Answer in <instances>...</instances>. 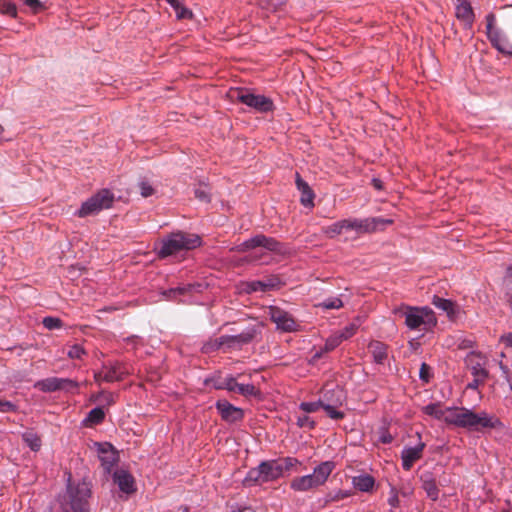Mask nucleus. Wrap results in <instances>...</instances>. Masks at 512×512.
I'll return each mask as SVG.
<instances>
[{"label":"nucleus","mask_w":512,"mask_h":512,"mask_svg":"<svg viewBox=\"0 0 512 512\" xmlns=\"http://www.w3.org/2000/svg\"><path fill=\"white\" fill-rule=\"evenodd\" d=\"M452 413L448 419L450 425L469 431L482 432L487 429L503 430L505 428L499 417L486 411L476 413L471 409L458 407Z\"/></svg>","instance_id":"1"},{"label":"nucleus","mask_w":512,"mask_h":512,"mask_svg":"<svg viewBox=\"0 0 512 512\" xmlns=\"http://www.w3.org/2000/svg\"><path fill=\"white\" fill-rule=\"evenodd\" d=\"M68 473L65 492L59 497L60 512H91L92 484L85 479L72 482Z\"/></svg>","instance_id":"2"},{"label":"nucleus","mask_w":512,"mask_h":512,"mask_svg":"<svg viewBox=\"0 0 512 512\" xmlns=\"http://www.w3.org/2000/svg\"><path fill=\"white\" fill-rule=\"evenodd\" d=\"M393 314L403 317L405 325L409 330L428 332L437 325V318L434 311L427 307L410 306L401 304L393 309Z\"/></svg>","instance_id":"3"},{"label":"nucleus","mask_w":512,"mask_h":512,"mask_svg":"<svg viewBox=\"0 0 512 512\" xmlns=\"http://www.w3.org/2000/svg\"><path fill=\"white\" fill-rule=\"evenodd\" d=\"M201 238L194 233H186L183 231L172 232L160 241L157 247V255L159 258H166L177 254L183 250H192L201 245Z\"/></svg>","instance_id":"4"},{"label":"nucleus","mask_w":512,"mask_h":512,"mask_svg":"<svg viewBox=\"0 0 512 512\" xmlns=\"http://www.w3.org/2000/svg\"><path fill=\"white\" fill-rule=\"evenodd\" d=\"M333 461H324L318 464L311 474L298 476L291 480L290 488L295 492H308L323 486L335 469Z\"/></svg>","instance_id":"5"},{"label":"nucleus","mask_w":512,"mask_h":512,"mask_svg":"<svg viewBox=\"0 0 512 512\" xmlns=\"http://www.w3.org/2000/svg\"><path fill=\"white\" fill-rule=\"evenodd\" d=\"M282 477V468L278 460H268L261 462L257 467L248 471L244 478V485L253 486L275 481Z\"/></svg>","instance_id":"6"},{"label":"nucleus","mask_w":512,"mask_h":512,"mask_svg":"<svg viewBox=\"0 0 512 512\" xmlns=\"http://www.w3.org/2000/svg\"><path fill=\"white\" fill-rule=\"evenodd\" d=\"M113 202L114 194L109 189H101L84 201L75 215L84 218L97 214L104 209L111 208Z\"/></svg>","instance_id":"7"},{"label":"nucleus","mask_w":512,"mask_h":512,"mask_svg":"<svg viewBox=\"0 0 512 512\" xmlns=\"http://www.w3.org/2000/svg\"><path fill=\"white\" fill-rule=\"evenodd\" d=\"M343 224L344 231H355L358 234H365L382 230L385 226L393 224V220L382 217L349 218L343 219Z\"/></svg>","instance_id":"8"},{"label":"nucleus","mask_w":512,"mask_h":512,"mask_svg":"<svg viewBox=\"0 0 512 512\" xmlns=\"http://www.w3.org/2000/svg\"><path fill=\"white\" fill-rule=\"evenodd\" d=\"M232 97L259 113L272 112L275 108L271 98L264 95L253 94L247 89L237 88L232 91Z\"/></svg>","instance_id":"9"},{"label":"nucleus","mask_w":512,"mask_h":512,"mask_svg":"<svg viewBox=\"0 0 512 512\" xmlns=\"http://www.w3.org/2000/svg\"><path fill=\"white\" fill-rule=\"evenodd\" d=\"M34 388L43 393H53L57 391L72 392V390L79 388V383L70 378L48 377L36 381Z\"/></svg>","instance_id":"10"},{"label":"nucleus","mask_w":512,"mask_h":512,"mask_svg":"<svg viewBox=\"0 0 512 512\" xmlns=\"http://www.w3.org/2000/svg\"><path fill=\"white\" fill-rule=\"evenodd\" d=\"M256 248H263L269 252L282 253L284 251L283 244L273 237H268L264 234H257L243 243L238 247V250L245 252Z\"/></svg>","instance_id":"11"},{"label":"nucleus","mask_w":512,"mask_h":512,"mask_svg":"<svg viewBox=\"0 0 512 512\" xmlns=\"http://www.w3.org/2000/svg\"><path fill=\"white\" fill-rule=\"evenodd\" d=\"M269 316L273 323L276 324V328L282 332H296L299 330V324L295 321L293 316L276 306L269 308Z\"/></svg>","instance_id":"12"},{"label":"nucleus","mask_w":512,"mask_h":512,"mask_svg":"<svg viewBox=\"0 0 512 512\" xmlns=\"http://www.w3.org/2000/svg\"><path fill=\"white\" fill-rule=\"evenodd\" d=\"M342 400L343 392L338 387L324 392L322 408L331 419L338 420L344 417V413L336 409L337 406L342 404Z\"/></svg>","instance_id":"13"},{"label":"nucleus","mask_w":512,"mask_h":512,"mask_svg":"<svg viewBox=\"0 0 512 512\" xmlns=\"http://www.w3.org/2000/svg\"><path fill=\"white\" fill-rule=\"evenodd\" d=\"M215 407L223 421L233 424L241 422L244 418V411L240 407L232 405L225 399L216 402Z\"/></svg>","instance_id":"14"},{"label":"nucleus","mask_w":512,"mask_h":512,"mask_svg":"<svg viewBox=\"0 0 512 512\" xmlns=\"http://www.w3.org/2000/svg\"><path fill=\"white\" fill-rule=\"evenodd\" d=\"M216 389H226L243 396H256L259 390L253 384H239L232 376L226 377L215 386Z\"/></svg>","instance_id":"15"},{"label":"nucleus","mask_w":512,"mask_h":512,"mask_svg":"<svg viewBox=\"0 0 512 512\" xmlns=\"http://www.w3.org/2000/svg\"><path fill=\"white\" fill-rule=\"evenodd\" d=\"M104 370L103 381L107 383L122 381L130 374L128 367L122 362H109L102 366Z\"/></svg>","instance_id":"16"},{"label":"nucleus","mask_w":512,"mask_h":512,"mask_svg":"<svg viewBox=\"0 0 512 512\" xmlns=\"http://www.w3.org/2000/svg\"><path fill=\"white\" fill-rule=\"evenodd\" d=\"M425 443L419 441L414 447H405L401 452L402 467L404 470L409 471L413 464L422 457Z\"/></svg>","instance_id":"17"},{"label":"nucleus","mask_w":512,"mask_h":512,"mask_svg":"<svg viewBox=\"0 0 512 512\" xmlns=\"http://www.w3.org/2000/svg\"><path fill=\"white\" fill-rule=\"evenodd\" d=\"M455 15L464 27L471 29L474 23L475 15L471 4L467 0H456Z\"/></svg>","instance_id":"18"},{"label":"nucleus","mask_w":512,"mask_h":512,"mask_svg":"<svg viewBox=\"0 0 512 512\" xmlns=\"http://www.w3.org/2000/svg\"><path fill=\"white\" fill-rule=\"evenodd\" d=\"M458 407H446L443 408L441 403H430L422 408L424 414L431 416L437 420H442L445 423L450 425L448 419L450 418L452 412L457 410Z\"/></svg>","instance_id":"19"},{"label":"nucleus","mask_w":512,"mask_h":512,"mask_svg":"<svg viewBox=\"0 0 512 512\" xmlns=\"http://www.w3.org/2000/svg\"><path fill=\"white\" fill-rule=\"evenodd\" d=\"M488 40L499 53L512 57V43L500 30L490 35Z\"/></svg>","instance_id":"20"},{"label":"nucleus","mask_w":512,"mask_h":512,"mask_svg":"<svg viewBox=\"0 0 512 512\" xmlns=\"http://www.w3.org/2000/svg\"><path fill=\"white\" fill-rule=\"evenodd\" d=\"M255 336L256 329L249 328L237 335H224V340H226V347L234 348L250 343Z\"/></svg>","instance_id":"21"},{"label":"nucleus","mask_w":512,"mask_h":512,"mask_svg":"<svg viewBox=\"0 0 512 512\" xmlns=\"http://www.w3.org/2000/svg\"><path fill=\"white\" fill-rule=\"evenodd\" d=\"M296 187L301 192L300 202L305 207H313L314 206V198L315 194L313 190L310 188L308 183L304 181L299 173H296Z\"/></svg>","instance_id":"22"},{"label":"nucleus","mask_w":512,"mask_h":512,"mask_svg":"<svg viewBox=\"0 0 512 512\" xmlns=\"http://www.w3.org/2000/svg\"><path fill=\"white\" fill-rule=\"evenodd\" d=\"M114 481L124 493L130 494L135 491L134 478L125 470L116 471L114 473Z\"/></svg>","instance_id":"23"},{"label":"nucleus","mask_w":512,"mask_h":512,"mask_svg":"<svg viewBox=\"0 0 512 512\" xmlns=\"http://www.w3.org/2000/svg\"><path fill=\"white\" fill-rule=\"evenodd\" d=\"M476 358H481L480 354L471 353L467 358L471 373L473 377L478 378L480 381H485L488 378V371L485 369L484 363L475 361Z\"/></svg>","instance_id":"24"},{"label":"nucleus","mask_w":512,"mask_h":512,"mask_svg":"<svg viewBox=\"0 0 512 512\" xmlns=\"http://www.w3.org/2000/svg\"><path fill=\"white\" fill-rule=\"evenodd\" d=\"M422 488L426 492V495L433 501H436L439 497V489L436 484V480L432 473H424L421 476Z\"/></svg>","instance_id":"25"},{"label":"nucleus","mask_w":512,"mask_h":512,"mask_svg":"<svg viewBox=\"0 0 512 512\" xmlns=\"http://www.w3.org/2000/svg\"><path fill=\"white\" fill-rule=\"evenodd\" d=\"M369 350L377 364H383L387 359V345L380 341H372L369 344Z\"/></svg>","instance_id":"26"},{"label":"nucleus","mask_w":512,"mask_h":512,"mask_svg":"<svg viewBox=\"0 0 512 512\" xmlns=\"http://www.w3.org/2000/svg\"><path fill=\"white\" fill-rule=\"evenodd\" d=\"M105 419V412L101 407L93 408L84 418L82 425L85 427H93L101 424Z\"/></svg>","instance_id":"27"},{"label":"nucleus","mask_w":512,"mask_h":512,"mask_svg":"<svg viewBox=\"0 0 512 512\" xmlns=\"http://www.w3.org/2000/svg\"><path fill=\"white\" fill-rule=\"evenodd\" d=\"M352 482L354 487L361 492H370L375 485L374 477L368 474L356 476Z\"/></svg>","instance_id":"28"},{"label":"nucleus","mask_w":512,"mask_h":512,"mask_svg":"<svg viewBox=\"0 0 512 512\" xmlns=\"http://www.w3.org/2000/svg\"><path fill=\"white\" fill-rule=\"evenodd\" d=\"M22 439L32 451L37 452L40 450L42 441L37 433L33 431H26L22 434Z\"/></svg>","instance_id":"29"},{"label":"nucleus","mask_w":512,"mask_h":512,"mask_svg":"<svg viewBox=\"0 0 512 512\" xmlns=\"http://www.w3.org/2000/svg\"><path fill=\"white\" fill-rule=\"evenodd\" d=\"M432 304L443 311H445L448 316H452L455 314V304L453 301L449 299H444L439 296H434L432 299Z\"/></svg>","instance_id":"30"},{"label":"nucleus","mask_w":512,"mask_h":512,"mask_svg":"<svg viewBox=\"0 0 512 512\" xmlns=\"http://www.w3.org/2000/svg\"><path fill=\"white\" fill-rule=\"evenodd\" d=\"M195 289V285L188 284L164 291L163 295L169 300H175L179 295H184Z\"/></svg>","instance_id":"31"},{"label":"nucleus","mask_w":512,"mask_h":512,"mask_svg":"<svg viewBox=\"0 0 512 512\" xmlns=\"http://www.w3.org/2000/svg\"><path fill=\"white\" fill-rule=\"evenodd\" d=\"M343 231H344L343 220L334 222L333 224L322 228V232L330 238H334L335 236L340 235Z\"/></svg>","instance_id":"32"},{"label":"nucleus","mask_w":512,"mask_h":512,"mask_svg":"<svg viewBox=\"0 0 512 512\" xmlns=\"http://www.w3.org/2000/svg\"><path fill=\"white\" fill-rule=\"evenodd\" d=\"M226 346V340H224V335L219 337V338H216V339H211L209 341H207L203 347H202V351L204 353H209V352H212V351H216L222 347Z\"/></svg>","instance_id":"33"},{"label":"nucleus","mask_w":512,"mask_h":512,"mask_svg":"<svg viewBox=\"0 0 512 512\" xmlns=\"http://www.w3.org/2000/svg\"><path fill=\"white\" fill-rule=\"evenodd\" d=\"M503 285L506 291L508 302L512 307V265L508 266L503 279Z\"/></svg>","instance_id":"34"},{"label":"nucleus","mask_w":512,"mask_h":512,"mask_svg":"<svg viewBox=\"0 0 512 512\" xmlns=\"http://www.w3.org/2000/svg\"><path fill=\"white\" fill-rule=\"evenodd\" d=\"M324 310L340 309L343 307V301L339 297H330L316 305Z\"/></svg>","instance_id":"35"},{"label":"nucleus","mask_w":512,"mask_h":512,"mask_svg":"<svg viewBox=\"0 0 512 512\" xmlns=\"http://www.w3.org/2000/svg\"><path fill=\"white\" fill-rule=\"evenodd\" d=\"M342 342L343 339L340 337L339 333L335 332L327 338L323 351L330 352L337 348Z\"/></svg>","instance_id":"36"},{"label":"nucleus","mask_w":512,"mask_h":512,"mask_svg":"<svg viewBox=\"0 0 512 512\" xmlns=\"http://www.w3.org/2000/svg\"><path fill=\"white\" fill-rule=\"evenodd\" d=\"M243 291L250 294L258 291L266 292V289L261 280H254L243 283Z\"/></svg>","instance_id":"37"},{"label":"nucleus","mask_w":512,"mask_h":512,"mask_svg":"<svg viewBox=\"0 0 512 512\" xmlns=\"http://www.w3.org/2000/svg\"><path fill=\"white\" fill-rule=\"evenodd\" d=\"M359 328V323L352 322L345 326L341 331H337L343 341L348 340L352 336H354Z\"/></svg>","instance_id":"38"},{"label":"nucleus","mask_w":512,"mask_h":512,"mask_svg":"<svg viewBox=\"0 0 512 512\" xmlns=\"http://www.w3.org/2000/svg\"><path fill=\"white\" fill-rule=\"evenodd\" d=\"M43 326L48 330L60 329L63 326V323L60 318L47 316L43 318Z\"/></svg>","instance_id":"39"},{"label":"nucleus","mask_w":512,"mask_h":512,"mask_svg":"<svg viewBox=\"0 0 512 512\" xmlns=\"http://www.w3.org/2000/svg\"><path fill=\"white\" fill-rule=\"evenodd\" d=\"M0 12L13 18L17 17V7L14 3L8 1L0 2Z\"/></svg>","instance_id":"40"},{"label":"nucleus","mask_w":512,"mask_h":512,"mask_svg":"<svg viewBox=\"0 0 512 512\" xmlns=\"http://www.w3.org/2000/svg\"><path fill=\"white\" fill-rule=\"evenodd\" d=\"M279 462L282 468V475L284 474L285 471L294 469L300 464V462L294 457H286L280 460Z\"/></svg>","instance_id":"41"},{"label":"nucleus","mask_w":512,"mask_h":512,"mask_svg":"<svg viewBox=\"0 0 512 512\" xmlns=\"http://www.w3.org/2000/svg\"><path fill=\"white\" fill-rule=\"evenodd\" d=\"M323 405V400H319L316 402H302L299 405V408L305 413L316 412Z\"/></svg>","instance_id":"42"},{"label":"nucleus","mask_w":512,"mask_h":512,"mask_svg":"<svg viewBox=\"0 0 512 512\" xmlns=\"http://www.w3.org/2000/svg\"><path fill=\"white\" fill-rule=\"evenodd\" d=\"M282 0H258V4L268 11H277L282 5Z\"/></svg>","instance_id":"43"},{"label":"nucleus","mask_w":512,"mask_h":512,"mask_svg":"<svg viewBox=\"0 0 512 512\" xmlns=\"http://www.w3.org/2000/svg\"><path fill=\"white\" fill-rule=\"evenodd\" d=\"M85 354V349L79 344L71 346L67 352V355L70 359H81Z\"/></svg>","instance_id":"44"},{"label":"nucleus","mask_w":512,"mask_h":512,"mask_svg":"<svg viewBox=\"0 0 512 512\" xmlns=\"http://www.w3.org/2000/svg\"><path fill=\"white\" fill-rule=\"evenodd\" d=\"M485 20H486V34H487V38H488L494 32H498L499 29H496L494 27L495 22H496V17L493 13L487 14L485 17Z\"/></svg>","instance_id":"45"},{"label":"nucleus","mask_w":512,"mask_h":512,"mask_svg":"<svg viewBox=\"0 0 512 512\" xmlns=\"http://www.w3.org/2000/svg\"><path fill=\"white\" fill-rule=\"evenodd\" d=\"M175 13H176L177 19H179V20L193 18V12L189 8L184 6L183 4L178 9L175 10Z\"/></svg>","instance_id":"46"},{"label":"nucleus","mask_w":512,"mask_h":512,"mask_svg":"<svg viewBox=\"0 0 512 512\" xmlns=\"http://www.w3.org/2000/svg\"><path fill=\"white\" fill-rule=\"evenodd\" d=\"M297 425L300 428L313 429L315 427V422L309 416L303 415L297 418Z\"/></svg>","instance_id":"47"},{"label":"nucleus","mask_w":512,"mask_h":512,"mask_svg":"<svg viewBox=\"0 0 512 512\" xmlns=\"http://www.w3.org/2000/svg\"><path fill=\"white\" fill-rule=\"evenodd\" d=\"M25 5H27L33 13H38L45 9L44 4L40 0H24Z\"/></svg>","instance_id":"48"},{"label":"nucleus","mask_w":512,"mask_h":512,"mask_svg":"<svg viewBox=\"0 0 512 512\" xmlns=\"http://www.w3.org/2000/svg\"><path fill=\"white\" fill-rule=\"evenodd\" d=\"M388 504L392 508H397L400 504L398 490L395 487H391L388 497Z\"/></svg>","instance_id":"49"},{"label":"nucleus","mask_w":512,"mask_h":512,"mask_svg":"<svg viewBox=\"0 0 512 512\" xmlns=\"http://www.w3.org/2000/svg\"><path fill=\"white\" fill-rule=\"evenodd\" d=\"M430 366L426 363H422L419 371V377L422 381L428 383L430 381Z\"/></svg>","instance_id":"50"},{"label":"nucleus","mask_w":512,"mask_h":512,"mask_svg":"<svg viewBox=\"0 0 512 512\" xmlns=\"http://www.w3.org/2000/svg\"><path fill=\"white\" fill-rule=\"evenodd\" d=\"M140 187V193L143 197L147 198L149 196H152L154 194L153 187L146 181H142L139 184Z\"/></svg>","instance_id":"51"},{"label":"nucleus","mask_w":512,"mask_h":512,"mask_svg":"<svg viewBox=\"0 0 512 512\" xmlns=\"http://www.w3.org/2000/svg\"><path fill=\"white\" fill-rule=\"evenodd\" d=\"M263 284H265L266 291H270L274 288H277L281 282L278 277H269L266 280H261Z\"/></svg>","instance_id":"52"},{"label":"nucleus","mask_w":512,"mask_h":512,"mask_svg":"<svg viewBox=\"0 0 512 512\" xmlns=\"http://www.w3.org/2000/svg\"><path fill=\"white\" fill-rule=\"evenodd\" d=\"M101 400L100 402H105L108 406L113 405L115 403V395L108 391H101Z\"/></svg>","instance_id":"53"},{"label":"nucleus","mask_w":512,"mask_h":512,"mask_svg":"<svg viewBox=\"0 0 512 512\" xmlns=\"http://www.w3.org/2000/svg\"><path fill=\"white\" fill-rule=\"evenodd\" d=\"M499 367L502 370L503 376L506 382L509 384L510 390L512 391V379L510 377V372L508 367L503 363L502 360L499 361Z\"/></svg>","instance_id":"54"},{"label":"nucleus","mask_w":512,"mask_h":512,"mask_svg":"<svg viewBox=\"0 0 512 512\" xmlns=\"http://www.w3.org/2000/svg\"><path fill=\"white\" fill-rule=\"evenodd\" d=\"M195 196L201 201L209 202L210 196L206 188H198L195 190Z\"/></svg>","instance_id":"55"},{"label":"nucleus","mask_w":512,"mask_h":512,"mask_svg":"<svg viewBox=\"0 0 512 512\" xmlns=\"http://www.w3.org/2000/svg\"><path fill=\"white\" fill-rule=\"evenodd\" d=\"M351 496V493L349 491L345 490H338L334 495L330 496L331 501H339L345 498H348Z\"/></svg>","instance_id":"56"},{"label":"nucleus","mask_w":512,"mask_h":512,"mask_svg":"<svg viewBox=\"0 0 512 512\" xmlns=\"http://www.w3.org/2000/svg\"><path fill=\"white\" fill-rule=\"evenodd\" d=\"M379 441L383 444H390L393 441V437L387 429H383L379 436Z\"/></svg>","instance_id":"57"},{"label":"nucleus","mask_w":512,"mask_h":512,"mask_svg":"<svg viewBox=\"0 0 512 512\" xmlns=\"http://www.w3.org/2000/svg\"><path fill=\"white\" fill-rule=\"evenodd\" d=\"M230 512H256L251 506L236 505Z\"/></svg>","instance_id":"58"},{"label":"nucleus","mask_w":512,"mask_h":512,"mask_svg":"<svg viewBox=\"0 0 512 512\" xmlns=\"http://www.w3.org/2000/svg\"><path fill=\"white\" fill-rule=\"evenodd\" d=\"M14 405L9 401H4L0 399V412H8L13 410Z\"/></svg>","instance_id":"59"},{"label":"nucleus","mask_w":512,"mask_h":512,"mask_svg":"<svg viewBox=\"0 0 512 512\" xmlns=\"http://www.w3.org/2000/svg\"><path fill=\"white\" fill-rule=\"evenodd\" d=\"M500 342L505 345V347H512V333L504 334L500 337Z\"/></svg>","instance_id":"60"},{"label":"nucleus","mask_w":512,"mask_h":512,"mask_svg":"<svg viewBox=\"0 0 512 512\" xmlns=\"http://www.w3.org/2000/svg\"><path fill=\"white\" fill-rule=\"evenodd\" d=\"M483 383H484V381H480L478 378L474 377L473 381L468 383L467 389L476 390Z\"/></svg>","instance_id":"61"},{"label":"nucleus","mask_w":512,"mask_h":512,"mask_svg":"<svg viewBox=\"0 0 512 512\" xmlns=\"http://www.w3.org/2000/svg\"><path fill=\"white\" fill-rule=\"evenodd\" d=\"M101 460L104 464L107 465V469H109V467L113 465L115 461L113 454H111L110 457L103 456L101 457Z\"/></svg>","instance_id":"62"},{"label":"nucleus","mask_w":512,"mask_h":512,"mask_svg":"<svg viewBox=\"0 0 512 512\" xmlns=\"http://www.w3.org/2000/svg\"><path fill=\"white\" fill-rule=\"evenodd\" d=\"M104 370L103 368H101V370L97 371L94 373V380L97 382V383H101V382H104L103 381V376H104Z\"/></svg>","instance_id":"63"},{"label":"nucleus","mask_w":512,"mask_h":512,"mask_svg":"<svg viewBox=\"0 0 512 512\" xmlns=\"http://www.w3.org/2000/svg\"><path fill=\"white\" fill-rule=\"evenodd\" d=\"M174 10L178 9L183 3L180 0H165Z\"/></svg>","instance_id":"64"}]
</instances>
